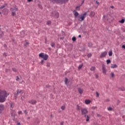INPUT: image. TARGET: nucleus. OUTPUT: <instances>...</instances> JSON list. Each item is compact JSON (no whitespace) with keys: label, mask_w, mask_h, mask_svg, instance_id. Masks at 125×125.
Wrapping results in <instances>:
<instances>
[{"label":"nucleus","mask_w":125,"mask_h":125,"mask_svg":"<svg viewBox=\"0 0 125 125\" xmlns=\"http://www.w3.org/2000/svg\"><path fill=\"white\" fill-rule=\"evenodd\" d=\"M64 83H65V84H69V81H68V79L65 78L64 79Z\"/></svg>","instance_id":"nucleus-16"},{"label":"nucleus","mask_w":125,"mask_h":125,"mask_svg":"<svg viewBox=\"0 0 125 125\" xmlns=\"http://www.w3.org/2000/svg\"><path fill=\"white\" fill-rule=\"evenodd\" d=\"M3 109H4V106L3 104H0V113H1L2 111H3Z\"/></svg>","instance_id":"nucleus-14"},{"label":"nucleus","mask_w":125,"mask_h":125,"mask_svg":"<svg viewBox=\"0 0 125 125\" xmlns=\"http://www.w3.org/2000/svg\"><path fill=\"white\" fill-rule=\"evenodd\" d=\"M50 24H51V21H47V25H50Z\"/></svg>","instance_id":"nucleus-32"},{"label":"nucleus","mask_w":125,"mask_h":125,"mask_svg":"<svg viewBox=\"0 0 125 125\" xmlns=\"http://www.w3.org/2000/svg\"><path fill=\"white\" fill-rule=\"evenodd\" d=\"M18 80H19V78H18V79H17V81H18Z\"/></svg>","instance_id":"nucleus-52"},{"label":"nucleus","mask_w":125,"mask_h":125,"mask_svg":"<svg viewBox=\"0 0 125 125\" xmlns=\"http://www.w3.org/2000/svg\"><path fill=\"white\" fill-rule=\"evenodd\" d=\"M122 48H125V45H123L122 46Z\"/></svg>","instance_id":"nucleus-47"},{"label":"nucleus","mask_w":125,"mask_h":125,"mask_svg":"<svg viewBox=\"0 0 125 125\" xmlns=\"http://www.w3.org/2000/svg\"><path fill=\"white\" fill-rule=\"evenodd\" d=\"M113 54V51L110 50L108 52V55L109 56H112V55Z\"/></svg>","instance_id":"nucleus-20"},{"label":"nucleus","mask_w":125,"mask_h":125,"mask_svg":"<svg viewBox=\"0 0 125 125\" xmlns=\"http://www.w3.org/2000/svg\"><path fill=\"white\" fill-rule=\"evenodd\" d=\"M51 15L53 16V17L58 18V17H59V13L57 12H52Z\"/></svg>","instance_id":"nucleus-8"},{"label":"nucleus","mask_w":125,"mask_h":125,"mask_svg":"<svg viewBox=\"0 0 125 125\" xmlns=\"http://www.w3.org/2000/svg\"><path fill=\"white\" fill-rule=\"evenodd\" d=\"M72 40L73 42H76V37H73L72 38Z\"/></svg>","instance_id":"nucleus-31"},{"label":"nucleus","mask_w":125,"mask_h":125,"mask_svg":"<svg viewBox=\"0 0 125 125\" xmlns=\"http://www.w3.org/2000/svg\"><path fill=\"white\" fill-rule=\"evenodd\" d=\"M10 11L12 13V16H15L16 15V12L18 11V8H11Z\"/></svg>","instance_id":"nucleus-4"},{"label":"nucleus","mask_w":125,"mask_h":125,"mask_svg":"<svg viewBox=\"0 0 125 125\" xmlns=\"http://www.w3.org/2000/svg\"><path fill=\"white\" fill-rule=\"evenodd\" d=\"M64 124V122H61V125H63Z\"/></svg>","instance_id":"nucleus-48"},{"label":"nucleus","mask_w":125,"mask_h":125,"mask_svg":"<svg viewBox=\"0 0 125 125\" xmlns=\"http://www.w3.org/2000/svg\"><path fill=\"white\" fill-rule=\"evenodd\" d=\"M12 70H13V71L14 72H16V69H15V68H13Z\"/></svg>","instance_id":"nucleus-43"},{"label":"nucleus","mask_w":125,"mask_h":125,"mask_svg":"<svg viewBox=\"0 0 125 125\" xmlns=\"http://www.w3.org/2000/svg\"><path fill=\"white\" fill-rule=\"evenodd\" d=\"M84 103L86 104V105H88L91 103V101L90 100L86 99L84 101Z\"/></svg>","instance_id":"nucleus-11"},{"label":"nucleus","mask_w":125,"mask_h":125,"mask_svg":"<svg viewBox=\"0 0 125 125\" xmlns=\"http://www.w3.org/2000/svg\"><path fill=\"white\" fill-rule=\"evenodd\" d=\"M41 64H42V65H43V60L41 61Z\"/></svg>","instance_id":"nucleus-40"},{"label":"nucleus","mask_w":125,"mask_h":125,"mask_svg":"<svg viewBox=\"0 0 125 125\" xmlns=\"http://www.w3.org/2000/svg\"><path fill=\"white\" fill-rule=\"evenodd\" d=\"M47 67H50V63L47 62L46 64Z\"/></svg>","instance_id":"nucleus-33"},{"label":"nucleus","mask_w":125,"mask_h":125,"mask_svg":"<svg viewBox=\"0 0 125 125\" xmlns=\"http://www.w3.org/2000/svg\"><path fill=\"white\" fill-rule=\"evenodd\" d=\"M97 3L99 4V2H97Z\"/></svg>","instance_id":"nucleus-53"},{"label":"nucleus","mask_w":125,"mask_h":125,"mask_svg":"<svg viewBox=\"0 0 125 125\" xmlns=\"http://www.w3.org/2000/svg\"><path fill=\"white\" fill-rule=\"evenodd\" d=\"M86 122H88V121H89V116H88V115H86Z\"/></svg>","instance_id":"nucleus-25"},{"label":"nucleus","mask_w":125,"mask_h":125,"mask_svg":"<svg viewBox=\"0 0 125 125\" xmlns=\"http://www.w3.org/2000/svg\"><path fill=\"white\" fill-rule=\"evenodd\" d=\"M121 89L122 91H125V88L123 87H121Z\"/></svg>","instance_id":"nucleus-38"},{"label":"nucleus","mask_w":125,"mask_h":125,"mask_svg":"<svg viewBox=\"0 0 125 125\" xmlns=\"http://www.w3.org/2000/svg\"><path fill=\"white\" fill-rule=\"evenodd\" d=\"M111 8H114V6H111Z\"/></svg>","instance_id":"nucleus-50"},{"label":"nucleus","mask_w":125,"mask_h":125,"mask_svg":"<svg viewBox=\"0 0 125 125\" xmlns=\"http://www.w3.org/2000/svg\"><path fill=\"white\" fill-rule=\"evenodd\" d=\"M54 45H55V44H54V43H51V46H52V47H53Z\"/></svg>","instance_id":"nucleus-35"},{"label":"nucleus","mask_w":125,"mask_h":125,"mask_svg":"<svg viewBox=\"0 0 125 125\" xmlns=\"http://www.w3.org/2000/svg\"><path fill=\"white\" fill-rule=\"evenodd\" d=\"M74 16L75 17H77V16H79V13H78L77 12H75L74 13Z\"/></svg>","instance_id":"nucleus-22"},{"label":"nucleus","mask_w":125,"mask_h":125,"mask_svg":"<svg viewBox=\"0 0 125 125\" xmlns=\"http://www.w3.org/2000/svg\"><path fill=\"white\" fill-rule=\"evenodd\" d=\"M7 93L4 90L0 89V102L2 103L5 101V98L7 97Z\"/></svg>","instance_id":"nucleus-1"},{"label":"nucleus","mask_w":125,"mask_h":125,"mask_svg":"<svg viewBox=\"0 0 125 125\" xmlns=\"http://www.w3.org/2000/svg\"><path fill=\"white\" fill-rule=\"evenodd\" d=\"M39 57L43 59V60L46 61L48 59V55L43 53H41L39 54Z\"/></svg>","instance_id":"nucleus-3"},{"label":"nucleus","mask_w":125,"mask_h":125,"mask_svg":"<svg viewBox=\"0 0 125 125\" xmlns=\"http://www.w3.org/2000/svg\"><path fill=\"white\" fill-rule=\"evenodd\" d=\"M106 63H107V65H108V64H109V63H111V60H106Z\"/></svg>","instance_id":"nucleus-27"},{"label":"nucleus","mask_w":125,"mask_h":125,"mask_svg":"<svg viewBox=\"0 0 125 125\" xmlns=\"http://www.w3.org/2000/svg\"><path fill=\"white\" fill-rule=\"evenodd\" d=\"M29 103H30V104H32V105H35V104H36V103H37V101L35 100H31L30 101H29Z\"/></svg>","instance_id":"nucleus-10"},{"label":"nucleus","mask_w":125,"mask_h":125,"mask_svg":"<svg viewBox=\"0 0 125 125\" xmlns=\"http://www.w3.org/2000/svg\"><path fill=\"white\" fill-rule=\"evenodd\" d=\"M17 125H21V124H20V123H18Z\"/></svg>","instance_id":"nucleus-49"},{"label":"nucleus","mask_w":125,"mask_h":125,"mask_svg":"<svg viewBox=\"0 0 125 125\" xmlns=\"http://www.w3.org/2000/svg\"><path fill=\"white\" fill-rule=\"evenodd\" d=\"M82 67H83V64H80V65H79V66L78 67V69L80 70V69H82Z\"/></svg>","instance_id":"nucleus-28"},{"label":"nucleus","mask_w":125,"mask_h":125,"mask_svg":"<svg viewBox=\"0 0 125 125\" xmlns=\"http://www.w3.org/2000/svg\"><path fill=\"white\" fill-rule=\"evenodd\" d=\"M88 113V111H87V109L83 108L81 109V113L82 115H84V117L86 116V114Z\"/></svg>","instance_id":"nucleus-6"},{"label":"nucleus","mask_w":125,"mask_h":125,"mask_svg":"<svg viewBox=\"0 0 125 125\" xmlns=\"http://www.w3.org/2000/svg\"><path fill=\"white\" fill-rule=\"evenodd\" d=\"M19 115L22 114V111H19Z\"/></svg>","instance_id":"nucleus-45"},{"label":"nucleus","mask_w":125,"mask_h":125,"mask_svg":"<svg viewBox=\"0 0 125 125\" xmlns=\"http://www.w3.org/2000/svg\"><path fill=\"white\" fill-rule=\"evenodd\" d=\"M82 36L81 35H79V38H81Z\"/></svg>","instance_id":"nucleus-51"},{"label":"nucleus","mask_w":125,"mask_h":125,"mask_svg":"<svg viewBox=\"0 0 125 125\" xmlns=\"http://www.w3.org/2000/svg\"><path fill=\"white\" fill-rule=\"evenodd\" d=\"M29 45V42H26L25 44H24L25 46H27V45Z\"/></svg>","instance_id":"nucleus-36"},{"label":"nucleus","mask_w":125,"mask_h":125,"mask_svg":"<svg viewBox=\"0 0 125 125\" xmlns=\"http://www.w3.org/2000/svg\"><path fill=\"white\" fill-rule=\"evenodd\" d=\"M110 68H111V69H115V68H118V65L116 64H112Z\"/></svg>","instance_id":"nucleus-13"},{"label":"nucleus","mask_w":125,"mask_h":125,"mask_svg":"<svg viewBox=\"0 0 125 125\" xmlns=\"http://www.w3.org/2000/svg\"><path fill=\"white\" fill-rule=\"evenodd\" d=\"M76 110L77 111H80V110H81V106L80 105H77L76 106Z\"/></svg>","instance_id":"nucleus-19"},{"label":"nucleus","mask_w":125,"mask_h":125,"mask_svg":"<svg viewBox=\"0 0 125 125\" xmlns=\"http://www.w3.org/2000/svg\"><path fill=\"white\" fill-rule=\"evenodd\" d=\"M88 45V46H92V43H89Z\"/></svg>","instance_id":"nucleus-39"},{"label":"nucleus","mask_w":125,"mask_h":125,"mask_svg":"<svg viewBox=\"0 0 125 125\" xmlns=\"http://www.w3.org/2000/svg\"><path fill=\"white\" fill-rule=\"evenodd\" d=\"M110 78H115V73L114 72L110 73Z\"/></svg>","instance_id":"nucleus-18"},{"label":"nucleus","mask_w":125,"mask_h":125,"mask_svg":"<svg viewBox=\"0 0 125 125\" xmlns=\"http://www.w3.org/2000/svg\"><path fill=\"white\" fill-rule=\"evenodd\" d=\"M76 9H77V10H79V9H80V6H77V7H76Z\"/></svg>","instance_id":"nucleus-41"},{"label":"nucleus","mask_w":125,"mask_h":125,"mask_svg":"<svg viewBox=\"0 0 125 125\" xmlns=\"http://www.w3.org/2000/svg\"><path fill=\"white\" fill-rule=\"evenodd\" d=\"M87 15V12H85L79 18V21L80 22L82 21H83L84 20V19L85 18V16Z\"/></svg>","instance_id":"nucleus-5"},{"label":"nucleus","mask_w":125,"mask_h":125,"mask_svg":"<svg viewBox=\"0 0 125 125\" xmlns=\"http://www.w3.org/2000/svg\"><path fill=\"white\" fill-rule=\"evenodd\" d=\"M107 110L108 111H112V110H113V108H112V107H107Z\"/></svg>","instance_id":"nucleus-29"},{"label":"nucleus","mask_w":125,"mask_h":125,"mask_svg":"<svg viewBox=\"0 0 125 125\" xmlns=\"http://www.w3.org/2000/svg\"><path fill=\"white\" fill-rule=\"evenodd\" d=\"M106 55H107V52L106 51H104L101 53L100 57V58H103L104 57H106Z\"/></svg>","instance_id":"nucleus-9"},{"label":"nucleus","mask_w":125,"mask_h":125,"mask_svg":"<svg viewBox=\"0 0 125 125\" xmlns=\"http://www.w3.org/2000/svg\"><path fill=\"white\" fill-rule=\"evenodd\" d=\"M78 92L80 94H82L83 92V89H82L81 88H78Z\"/></svg>","instance_id":"nucleus-15"},{"label":"nucleus","mask_w":125,"mask_h":125,"mask_svg":"<svg viewBox=\"0 0 125 125\" xmlns=\"http://www.w3.org/2000/svg\"><path fill=\"white\" fill-rule=\"evenodd\" d=\"M125 19H122L121 21H119V23H125Z\"/></svg>","instance_id":"nucleus-23"},{"label":"nucleus","mask_w":125,"mask_h":125,"mask_svg":"<svg viewBox=\"0 0 125 125\" xmlns=\"http://www.w3.org/2000/svg\"><path fill=\"white\" fill-rule=\"evenodd\" d=\"M106 102H109L110 101V100L109 99H107L105 100Z\"/></svg>","instance_id":"nucleus-42"},{"label":"nucleus","mask_w":125,"mask_h":125,"mask_svg":"<svg viewBox=\"0 0 125 125\" xmlns=\"http://www.w3.org/2000/svg\"><path fill=\"white\" fill-rule=\"evenodd\" d=\"M95 67L92 66L90 68V71H95Z\"/></svg>","instance_id":"nucleus-24"},{"label":"nucleus","mask_w":125,"mask_h":125,"mask_svg":"<svg viewBox=\"0 0 125 125\" xmlns=\"http://www.w3.org/2000/svg\"><path fill=\"white\" fill-rule=\"evenodd\" d=\"M65 108H66V106L64 105L61 107V109H62V111H64V110H65Z\"/></svg>","instance_id":"nucleus-21"},{"label":"nucleus","mask_w":125,"mask_h":125,"mask_svg":"<svg viewBox=\"0 0 125 125\" xmlns=\"http://www.w3.org/2000/svg\"><path fill=\"white\" fill-rule=\"evenodd\" d=\"M19 94H20L21 95H22V94H23V92L22 90L18 89L17 90V93H15L14 94L15 98H17V96H18Z\"/></svg>","instance_id":"nucleus-7"},{"label":"nucleus","mask_w":125,"mask_h":125,"mask_svg":"<svg viewBox=\"0 0 125 125\" xmlns=\"http://www.w3.org/2000/svg\"><path fill=\"white\" fill-rule=\"evenodd\" d=\"M102 70L103 74H106L107 73V70H106V68H105V66L104 65L102 67Z\"/></svg>","instance_id":"nucleus-12"},{"label":"nucleus","mask_w":125,"mask_h":125,"mask_svg":"<svg viewBox=\"0 0 125 125\" xmlns=\"http://www.w3.org/2000/svg\"><path fill=\"white\" fill-rule=\"evenodd\" d=\"M51 2L53 3H60V4H62V3H65V2H67L69 0H50Z\"/></svg>","instance_id":"nucleus-2"},{"label":"nucleus","mask_w":125,"mask_h":125,"mask_svg":"<svg viewBox=\"0 0 125 125\" xmlns=\"http://www.w3.org/2000/svg\"><path fill=\"white\" fill-rule=\"evenodd\" d=\"M24 112L27 115V113H28L26 110H24Z\"/></svg>","instance_id":"nucleus-46"},{"label":"nucleus","mask_w":125,"mask_h":125,"mask_svg":"<svg viewBox=\"0 0 125 125\" xmlns=\"http://www.w3.org/2000/svg\"><path fill=\"white\" fill-rule=\"evenodd\" d=\"M0 14H1V12H0Z\"/></svg>","instance_id":"nucleus-54"},{"label":"nucleus","mask_w":125,"mask_h":125,"mask_svg":"<svg viewBox=\"0 0 125 125\" xmlns=\"http://www.w3.org/2000/svg\"><path fill=\"white\" fill-rule=\"evenodd\" d=\"M94 76H95V77L96 78V79H98V75L95 74Z\"/></svg>","instance_id":"nucleus-37"},{"label":"nucleus","mask_w":125,"mask_h":125,"mask_svg":"<svg viewBox=\"0 0 125 125\" xmlns=\"http://www.w3.org/2000/svg\"><path fill=\"white\" fill-rule=\"evenodd\" d=\"M91 54L89 53V54H88L87 56V57L89 58V57H91Z\"/></svg>","instance_id":"nucleus-34"},{"label":"nucleus","mask_w":125,"mask_h":125,"mask_svg":"<svg viewBox=\"0 0 125 125\" xmlns=\"http://www.w3.org/2000/svg\"><path fill=\"white\" fill-rule=\"evenodd\" d=\"M95 15V12H91L90 14V17H94Z\"/></svg>","instance_id":"nucleus-17"},{"label":"nucleus","mask_w":125,"mask_h":125,"mask_svg":"<svg viewBox=\"0 0 125 125\" xmlns=\"http://www.w3.org/2000/svg\"><path fill=\"white\" fill-rule=\"evenodd\" d=\"M4 7H5V5H3L0 7V9H3Z\"/></svg>","instance_id":"nucleus-26"},{"label":"nucleus","mask_w":125,"mask_h":125,"mask_svg":"<svg viewBox=\"0 0 125 125\" xmlns=\"http://www.w3.org/2000/svg\"><path fill=\"white\" fill-rule=\"evenodd\" d=\"M13 105H12V104H11V106H13Z\"/></svg>","instance_id":"nucleus-55"},{"label":"nucleus","mask_w":125,"mask_h":125,"mask_svg":"<svg viewBox=\"0 0 125 125\" xmlns=\"http://www.w3.org/2000/svg\"><path fill=\"white\" fill-rule=\"evenodd\" d=\"M96 97H99V93L98 92H96Z\"/></svg>","instance_id":"nucleus-30"},{"label":"nucleus","mask_w":125,"mask_h":125,"mask_svg":"<svg viewBox=\"0 0 125 125\" xmlns=\"http://www.w3.org/2000/svg\"><path fill=\"white\" fill-rule=\"evenodd\" d=\"M28 2H31V1H33V0H27Z\"/></svg>","instance_id":"nucleus-44"}]
</instances>
